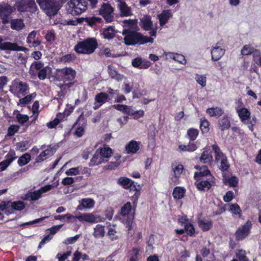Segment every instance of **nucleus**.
I'll return each instance as SVG.
<instances>
[{
    "mask_svg": "<svg viewBox=\"0 0 261 261\" xmlns=\"http://www.w3.org/2000/svg\"><path fill=\"white\" fill-rule=\"evenodd\" d=\"M184 170V166L181 164L173 165L172 170L174 173V178H176L175 182H176L177 179L180 176Z\"/></svg>",
    "mask_w": 261,
    "mask_h": 261,
    "instance_id": "nucleus-38",
    "label": "nucleus"
},
{
    "mask_svg": "<svg viewBox=\"0 0 261 261\" xmlns=\"http://www.w3.org/2000/svg\"><path fill=\"white\" fill-rule=\"evenodd\" d=\"M236 112L242 122L248 125V127L251 131L253 130V126L255 124L256 118L253 116L250 119L251 113L248 109L244 107H237L236 108Z\"/></svg>",
    "mask_w": 261,
    "mask_h": 261,
    "instance_id": "nucleus-4",
    "label": "nucleus"
},
{
    "mask_svg": "<svg viewBox=\"0 0 261 261\" xmlns=\"http://www.w3.org/2000/svg\"><path fill=\"white\" fill-rule=\"evenodd\" d=\"M118 7L122 15L127 16L131 15L130 9L127 7L125 2L119 3Z\"/></svg>",
    "mask_w": 261,
    "mask_h": 261,
    "instance_id": "nucleus-39",
    "label": "nucleus"
},
{
    "mask_svg": "<svg viewBox=\"0 0 261 261\" xmlns=\"http://www.w3.org/2000/svg\"><path fill=\"white\" fill-rule=\"evenodd\" d=\"M97 47V42L94 38H88L79 42L74 47L76 52L80 54H90Z\"/></svg>",
    "mask_w": 261,
    "mask_h": 261,
    "instance_id": "nucleus-3",
    "label": "nucleus"
},
{
    "mask_svg": "<svg viewBox=\"0 0 261 261\" xmlns=\"http://www.w3.org/2000/svg\"><path fill=\"white\" fill-rule=\"evenodd\" d=\"M151 17L149 15H144L140 19V26L145 31H149V37H152L154 39L156 36L158 30L156 23L153 25L151 20Z\"/></svg>",
    "mask_w": 261,
    "mask_h": 261,
    "instance_id": "nucleus-7",
    "label": "nucleus"
},
{
    "mask_svg": "<svg viewBox=\"0 0 261 261\" xmlns=\"http://www.w3.org/2000/svg\"><path fill=\"white\" fill-rule=\"evenodd\" d=\"M108 97V94L104 92H100L96 95L95 97V103H94L93 109L97 110L99 108L107 101Z\"/></svg>",
    "mask_w": 261,
    "mask_h": 261,
    "instance_id": "nucleus-21",
    "label": "nucleus"
},
{
    "mask_svg": "<svg viewBox=\"0 0 261 261\" xmlns=\"http://www.w3.org/2000/svg\"><path fill=\"white\" fill-rule=\"evenodd\" d=\"M19 129V126L16 125H11L8 130V136H12L17 133Z\"/></svg>",
    "mask_w": 261,
    "mask_h": 261,
    "instance_id": "nucleus-61",
    "label": "nucleus"
},
{
    "mask_svg": "<svg viewBox=\"0 0 261 261\" xmlns=\"http://www.w3.org/2000/svg\"><path fill=\"white\" fill-rule=\"evenodd\" d=\"M213 161V156L208 150L204 151L200 158V161L203 163H211Z\"/></svg>",
    "mask_w": 261,
    "mask_h": 261,
    "instance_id": "nucleus-37",
    "label": "nucleus"
},
{
    "mask_svg": "<svg viewBox=\"0 0 261 261\" xmlns=\"http://www.w3.org/2000/svg\"><path fill=\"white\" fill-rule=\"evenodd\" d=\"M114 9L110 4L104 3L99 10V13L107 22H111L113 20Z\"/></svg>",
    "mask_w": 261,
    "mask_h": 261,
    "instance_id": "nucleus-15",
    "label": "nucleus"
},
{
    "mask_svg": "<svg viewBox=\"0 0 261 261\" xmlns=\"http://www.w3.org/2000/svg\"><path fill=\"white\" fill-rule=\"evenodd\" d=\"M174 61L184 65L187 63L185 56L178 54H175Z\"/></svg>",
    "mask_w": 261,
    "mask_h": 261,
    "instance_id": "nucleus-63",
    "label": "nucleus"
},
{
    "mask_svg": "<svg viewBox=\"0 0 261 261\" xmlns=\"http://www.w3.org/2000/svg\"><path fill=\"white\" fill-rule=\"evenodd\" d=\"M27 142H19L16 144V149L21 151H24L27 149Z\"/></svg>",
    "mask_w": 261,
    "mask_h": 261,
    "instance_id": "nucleus-62",
    "label": "nucleus"
},
{
    "mask_svg": "<svg viewBox=\"0 0 261 261\" xmlns=\"http://www.w3.org/2000/svg\"><path fill=\"white\" fill-rule=\"evenodd\" d=\"M199 180L200 181L197 185V188L201 190H205L210 189L213 179L209 180L207 177H206L205 179L202 178Z\"/></svg>",
    "mask_w": 261,
    "mask_h": 261,
    "instance_id": "nucleus-29",
    "label": "nucleus"
},
{
    "mask_svg": "<svg viewBox=\"0 0 261 261\" xmlns=\"http://www.w3.org/2000/svg\"><path fill=\"white\" fill-rule=\"evenodd\" d=\"M15 6L19 12H34L36 9L34 0H20L16 3Z\"/></svg>",
    "mask_w": 261,
    "mask_h": 261,
    "instance_id": "nucleus-10",
    "label": "nucleus"
},
{
    "mask_svg": "<svg viewBox=\"0 0 261 261\" xmlns=\"http://www.w3.org/2000/svg\"><path fill=\"white\" fill-rule=\"evenodd\" d=\"M185 230L187 233L190 236H192L195 233V229L193 225L190 223H187L185 225Z\"/></svg>",
    "mask_w": 261,
    "mask_h": 261,
    "instance_id": "nucleus-58",
    "label": "nucleus"
},
{
    "mask_svg": "<svg viewBox=\"0 0 261 261\" xmlns=\"http://www.w3.org/2000/svg\"><path fill=\"white\" fill-rule=\"evenodd\" d=\"M196 169H199V172H196L195 173L194 176L195 178H197L198 176H200L202 178H204L205 176L207 177V179H213V177L211 175L210 171L208 170L207 166H202L201 167H199L198 166H195Z\"/></svg>",
    "mask_w": 261,
    "mask_h": 261,
    "instance_id": "nucleus-24",
    "label": "nucleus"
},
{
    "mask_svg": "<svg viewBox=\"0 0 261 261\" xmlns=\"http://www.w3.org/2000/svg\"><path fill=\"white\" fill-rule=\"evenodd\" d=\"M11 27L13 30H20L24 27V24L21 19H13L11 22Z\"/></svg>",
    "mask_w": 261,
    "mask_h": 261,
    "instance_id": "nucleus-40",
    "label": "nucleus"
},
{
    "mask_svg": "<svg viewBox=\"0 0 261 261\" xmlns=\"http://www.w3.org/2000/svg\"><path fill=\"white\" fill-rule=\"evenodd\" d=\"M59 76L64 81H73L76 74V71L71 68L65 67L58 70Z\"/></svg>",
    "mask_w": 261,
    "mask_h": 261,
    "instance_id": "nucleus-16",
    "label": "nucleus"
},
{
    "mask_svg": "<svg viewBox=\"0 0 261 261\" xmlns=\"http://www.w3.org/2000/svg\"><path fill=\"white\" fill-rule=\"evenodd\" d=\"M121 219L123 221L126 220V223L127 225H130L132 220L134 219L133 214L132 213V205L130 202H127L121 208Z\"/></svg>",
    "mask_w": 261,
    "mask_h": 261,
    "instance_id": "nucleus-11",
    "label": "nucleus"
},
{
    "mask_svg": "<svg viewBox=\"0 0 261 261\" xmlns=\"http://www.w3.org/2000/svg\"><path fill=\"white\" fill-rule=\"evenodd\" d=\"M225 51L222 44L220 42L217 43L212 47L211 50L212 60L214 61L219 60L224 56Z\"/></svg>",
    "mask_w": 261,
    "mask_h": 261,
    "instance_id": "nucleus-17",
    "label": "nucleus"
},
{
    "mask_svg": "<svg viewBox=\"0 0 261 261\" xmlns=\"http://www.w3.org/2000/svg\"><path fill=\"white\" fill-rule=\"evenodd\" d=\"M122 34L124 37V43L127 45L152 43L154 42L153 38L144 36L140 33L128 29H124Z\"/></svg>",
    "mask_w": 261,
    "mask_h": 261,
    "instance_id": "nucleus-1",
    "label": "nucleus"
},
{
    "mask_svg": "<svg viewBox=\"0 0 261 261\" xmlns=\"http://www.w3.org/2000/svg\"><path fill=\"white\" fill-rule=\"evenodd\" d=\"M16 159V156L15 151L13 150H10L7 154L6 156V160L5 161L9 163V164L10 165V164Z\"/></svg>",
    "mask_w": 261,
    "mask_h": 261,
    "instance_id": "nucleus-59",
    "label": "nucleus"
},
{
    "mask_svg": "<svg viewBox=\"0 0 261 261\" xmlns=\"http://www.w3.org/2000/svg\"><path fill=\"white\" fill-rule=\"evenodd\" d=\"M55 152V151L53 147L51 146H48L45 150L41 152L40 154L36 158V162L41 163L43 162L45 159L53 155Z\"/></svg>",
    "mask_w": 261,
    "mask_h": 261,
    "instance_id": "nucleus-20",
    "label": "nucleus"
},
{
    "mask_svg": "<svg viewBox=\"0 0 261 261\" xmlns=\"http://www.w3.org/2000/svg\"><path fill=\"white\" fill-rule=\"evenodd\" d=\"M139 251L138 248H133L130 251L128 261H137Z\"/></svg>",
    "mask_w": 261,
    "mask_h": 261,
    "instance_id": "nucleus-53",
    "label": "nucleus"
},
{
    "mask_svg": "<svg viewBox=\"0 0 261 261\" xmlns=\"http://www.w3.org/2000/svg\"><path fill=\"white\" fill-rule=\"evenodd\" d=\"M256 49L251 47L249 45H245L241 49V54L243 56H247L252 54L254 56V53Z\"/></svg>",
    "mask_w": 261,
    "mask_h": 261,
    "instance_id": "nucleus-43",
    "label": "nucleus"
},
{
    "mask_svg": "<svg viewBox=\"0 0 261 261\" xmlns=\"http://www.w3.org/2000/svg\"><path fill=\"white\" fill-rule=\"evenodd\" d=\"M74 219H77L82 223L88 222L91 223H96L103 221V218L99 216H97L92 213H82L79 215L74 216Z\"/></svg>",
    "mask_w": 261,
    "mask_h": 261,
    "instance_id": "nucleus-12",
    "label": "nucleus"
},
{
    "mask_svg": "<svg viewBox=\"0 0 261 261\" xmlns=\"http://www.w3.org/2000/svg\"><path fill=\"white\" fill-rule=\"evenodd\" d=\"M45 66H43V64L39 61L33 62L30 67V74L32 76L37 75V72L40 71Z\"/></svg>",
    "mask_w": 261,
    "mask_h": 261,
    "instance_id": "nucleus-28",
    "label": "nucleus"
},
{
    "mask_svg": "<svg viewBox=\"0 0 261 261\" xmlns=\"http://www.w3.org/2000/svg\"><path fill=\"white\" fill-rule=\"evenodd\" d=\"M41 9L48 16L55 15L59 9L58 4L56 0H36Z\"/></svg>",
    "mask_w": 261,
    "mask_h": 261,
    "instance_id": "nucleus-5",
    "label": "nucleus"
},
{
    "mask_svg": "<svg viewBox=\"0 0 261 261\" xmlns=\"http://www.w3.org/2000/svg\"><path fill=\"white\" fill-rule=\"evenodd\" d=\"M81 236V234H78L74 237L68 238L63 242V243L66 245L73 244L77 241Z\"/></svg>",
    "mask_w": 261,
    "mask_h": 261,
    "instance_id": "nucleus-54",
    "label": "nucleus"
},
{
    "mask_svg": "<svg viewBox=\"0 0 261 261\" xmlns=\"http://www.w3.org/2000/svg\"><path fill=\"white\" fill-rule=\"evenodd\" d=\"M133 67L139 69H147L151 65L149 61L146 60H142V58L138 57L134 59L132 62Z\"/></svg>",
    "mask_w": 261,
    "mask_h": 261,
    "instance_id": "nucleus-22",
    "label": "nucleus"
},
{
    "mask_svg": "<svg viewBox=\"0 0 261 261\" xmlns=\"http://www.w3.org/2000/svg\"><path fill=\"white\" fill-rule=\"evenodd\" d=\"M206 113L211 117L218 118L223 114V110L220 107L208 108L206 111Z\"/></svg>",
    "mask_w": 261,
    "mask_h": 261,
    "instance_id": "nucleus-32",
    "label": "nucleus"
},
{
    "mask_svg": "<svg viewBox=\"0 0 261 261\" xmlns=\"http://www.w3.org/2000/svg\"><path fill=\"white\" fill-rule=\"evenodd\" d=\"M186 190L184 188L180 187H175L173 191V196L176 199H181L185 196Z\"/></svg>",
    "mask_w": 261,
    "mask_h": 261,
    "instance_id": "nucleus-34",
    "label": "nucleus"
},
{
    "mask_svg": "<svg viewBox=\"0 0 261 261\" xmlns=\"http://www.w3.org/2000/svg\"><path fill=\"white\" fill-rule=\"evenodd\" d=\"M229 210L232 214L238 215L239 217L241 216V210L237 203L230 204Z\"/></svg>",
    "mask_w": 261,
    "mask_h": 261,
    "instance_id": "nucleus-55",
    "label": "nucleus"
},
{
    "mask_svg": "<svg viewBox=\"0 0 261 261\" xmlns=\"http://www.w3.org/2000/svg\"><path fill=\"white\" fill-rule=\"evenodd\" d=\"M1 208L3 211H5L7 215L13 213V211H21L24 208L25 204L23 202L21 201L9 202L7 204H1Z\"/></svg>",
    "mask_w": 261,
    "mask_h": 261,
    "instance_id": "nucleus-9",
    "label": "nucleus"
},
{
    "mask_svg": "<svg viewBox=\"0 0 261 261\" xmlns=\"http://www.w3.org/2000/svg\"><path fill=\"white\" fill-rule=\"evenodd\" d=\"M172 13L170 10L163 11L161 13L158 15V18L159 20L160 25L164 26L168 23L169 19L172 17Z\"/></svg>",
    "mask_w": 261,
    "mask_h": 261,
    "instance_id": "nucleus-23",
    "label": "nucleus"
},
{
    "mask_svg": "<svg viewBox=\"0 0 261 261\" xmlns=\"http://www.w3.org/2000/svg\"><path fill=\"white\" fill-rule=\"evenodd\" d=\"M209 122L204 118H201L200 120V129L203 133L208 132Z\"/></svg>",
    "mask_w": 261,
    "mask_h": 261,
    "instance_id": "nucleus-51",
    "label": "nucleus"
},
{
    "mask_svg": "<svg viewBox=\"0 0 261 261\" xmlns=\"http://www.w3.org/2000/svg\"><path fill=\"white\" fill-rule=\"evenodd\" d=\"M236 255L239 261H248L245 251L242 250H239V252L236 253Z\"/></svg>",
    "mask_w": 261,
    "mask_h": 261,
    "instance_id": "nucleus-64",
    "label": "nucleus"
},
{
    "mask_svg": "<svg viewBox=\"0 0 261 261\" xmlns=\"http://www.w3.org/2000/svg\"><path fill=\"white\" fill-rule=\"evenodd\" d=\"M218 126L222 131L226 130L230 127V121L228 116H224L219 120Z\"/></svg>",
    "mask_w": 261,
    "mask_h": 261,
    "instance_id": "nucleus-26",
    "label": "nucleus"
},
{
    "mask_svg": "<svg viewBox=\"0 0 261 261\" xmlns=\"http://www.w3.org/2000/svg\"><path fill=\"white\" fill-rule=\"evenodd\" d=\"M212 149L215 152V161L217 162H219L222 160L226 159V158L224 154L221 151L220 148L218 147L217 144H214L212 145Z\"/></svg>",
    "mask_w": 261,
    "mask_h": 261,
    "instance_id": "nucleus-30",
    "label": "nucleus"
},
{
    "mask_svg": "<svg viewBox=\"0 0 261 261\" xmlns=\"http://www.w3.org/2000/svg\"><path fill=\"white\" fill-rule=\"evenodd\" d=\"M31 161V155L26 153L21 155L18 159L17 163L20 166L27 164Z\"/></svg>",
    "mask_w": 261,
    "mask_h": 261,
    "instance_id": "nucleus-42",
    "label": "nucleus"
},
{
    "mask_svg": "<svg viewBox=\"0 0 261 261\" xmlns=\"http://www.w3.org/2000/svg\"><path fill=\"white\" fill-rule=\"evenodd\" d=\"M195 79L197 83L202 87H204L206 84V76L205 75L195 74Z\"/></svg>",
    "mask_w": 261,
    "mask_h": 261,
    "instance_id": "nucleus-49",
    "label": "nucleus"
},
{
    "mask_svg": "<svg viewBox=\"0 0 261 261\" xmlns=\"http://www.w3.org/2000/svg\"><path fill=\"white\" fill-rule=\"evenodd\" d=\"M118 183L122 186L124 189H129L130 191H135L134 197L135 200H137L140 194L139 191L137 190L136 185L134 184L133 181L127 177H121L119 178Z\"/></svg>",
    "mask_w": 261,
    "mask_h": 261,
    "instance_id": "nucleus-14",
    "label": "nucleus"
},
{
    "mask_svg": "<svg viewBox=\"0 0 261 261\" xmlns=\"http://www.w3.org/2000/svg\"><path fill=\"white\" fill-rule=\"evenodd\" d=\"M29 90L28 84L19 80H14L10 87V91L14 95L19 98L25 95Z\"/></svg>",
    "mask_w": 261,
    "mask_h": 261,
    "instance_id": "nucleus-6",
    "label": "nucleus"
},
{
    "mask_svg": "<svg viewBox=\"0 0 261 261\" xmlns=\"http://www.w3.org/2000/svg\"><path fill=\"white\" fill-rule=\"evenodd\" d=\"M105 162V160L102 158V157L100 155L99 152H98V150H97L92 158L91 159L89 165L90 166H94Z\"/></svg>",
    "mask_w": 261,
    "mask_h": 261,
    "instance_id": "nucleus-33",
    "label": "nucleus"
},
{
    "mask_svg": "<svg viewBox=\"0 0 261 261\" xmlns=\"http://www.w3.org/2000/svg\"><path fill=\"white\" fill-rule=\"evenodd\" d=\"M253 61L257 66L261 67V50L256 49L252 58Z\"/></svg>",
    "mask_w": 261,
    "mask_h": 261,
    "instance_id": "nucleus-50",
    "label": "nucleus"
},
{
    "mask_svg": "<svg viewBox=\"0 0 261 261\" xmlns=\"http://www.w3.org/2000/svg\"><path fill=\"white\" fill-rule=\"evenodd\" d=\"M63 115L61 113L58 114L56 118H55L53 121H51L47 124L48 127L52 128L56 126L61 121Z\"/></svg>",
    "mask_w": 261,
    "mask_h": 261,
    "instance_id": "nucleus-56",
    "label": "nucleus"
},
{
    "mask_svg": "<svg viewBox=\"0 0 261 261\" xmlns=\"http://www.w3.org/2000/svg\"><path fill=\"white\" fill-rule=\"evenodd\" d=\"M71 255V251H69L63 254L60 253H58L56 257L58 259V261H65Z\"/></svg>",
    "mask_w": 261,
    "mask_h": 261,
    "instance_id": "nucleus-57",
    "label": "nucleus"
},
{
    "mask_svg": "<svg viewBox=\"0 0 261 261\" xmlns=\"http://www.w3.org/2000/svg\"><path fill=\"white\" fill-rule=\"evenodd\" d=\"M51 71V69L48 66H45L40 71L37 72V75L38 78L41 80H44L48 74H49Z\"/></svg>",
    "mask_w": 261,
    "mask_h": 261,
    "instance_id": "nucleus-41",
    "label": "nucleus"
},
{
    "mask_svg": "<svg viewBox=\"0 0 261 261\" xmlns=\"http://www.w3.org/2000/svg\"><path fill=\"white\" fill-rule=\"evenodd\" d=\"M112 153V149L108 146H105L99 149V154L103 159H106L105 162L111 156Z\"/></svg>",
    "mask_w": 261,
    "mask_h": 261,
    "instance_id": "nucleus-36",
    "label": "nucleus"
},
{
    "mask_svg": "<svg viewBox=\"0 0 261 261\" xmlns=\"http://www.w3.org/2000/svg\"><path fill=\"white\" fill-rule=\"evenodd\" d=\"M102 19L101 18L98 17H86L85 19V21L90 26L92 27L94 24L100 23Z\"/></svg>",
    "mask_w": 261,
    "mask_h": 261,
    "instance_id": "nucleus-47",
    "label": "nucleus"
},
{
    "mask_svg": "<svg viewBox=\"0 0 261 261\" xmlns=\"http://www.w3.org/2000/svg\"><path fill=\"white\" fill-rule=\"evenodd\" d=\"M251 226V222L247 221L244 225L239 228L236 232L237 239L242 240L246 237L249 234Z\"/></svg>",
    "mask_w": 261,
    "mask_h": 261,
    "instance_id": "nucleus-19",
    "label": "nucleus"
},
{
    "mask_svg": "<svg viewBox=\"0 0 261 261\" xmlns=\"http://www.w3.org/2000/svg\"><path fill=\"white\" fill-rule=\"evenodd\" d=\"M108 72L112 78L115 79L118 81H121L123 78V75L118 73V71L113 66H109Z\"/></svg>",
    "mask_w": 261,
    "mask_h": 261,
    "instance_id": "nucleus-35",
    "label": "nucleus"
},
{
    "mask_svg": "<svg viewBox=\"0 0 261 261\" xmlns=\"http://www.w3.org/2000/svg\"><path fill=\"white\" fill-rule=\"evenodd\" d=\"M0 49L2 50H21V47L15 43L6 42L0 44Z\"/></svg>",
    "mask_w": 261,
    "mask_h": 261,
    "instance_id": "nucleus-31",
    "label": "nucleus"
},
{
    "mask_svg": "<svg viewBox=\"0 0 261 261\" xmlns=\"http://www.w3.org/2000/svg\"><path fill=\"white\" fill-rule=\"evenodd\" d=\"M53 186L47 185L36 191H29L23 197V199L28 201H36L39 199L43 193L50 191Z\"/></svg>",
    "mask_w": 261,
    "mask_h": 261,
    "instance_id": "nucleus-8",
    "label": "nucleus"
},
{
    "mask_svg": "<svg viewBox=\"0 0 261 261\" xmlns=\"http://www.w3.org/2000/svg\"><path fill=\"white\" fill-rule=\"evenodd\" d=\"M199 134V131L197 129L191 128L187 130V135L191 141H194Z\"/></svg>",
    "mask_w": 261,
    "mask_h": 261,
    "instance_id": "nucleus-45",
    "label": "nucleus"
},
{
    "mask_svg": "<svg viewBox=\"0 0 261 261\" xmlns=\"http://www.w3.org/2000/svg\"><path fill=\"white\" fill-rule=\"evenodd\" d=\"M140 142L134 140L130 141L125 146L126 150L128 153H135L140 148Z\"/></svg>",
    "mask_w": 261,
    "mask_h": 261,
    "instance_id": "nucleus-25",
    "label": "nucleus"
},
{
    "mask_svg": "<svg viewBox=\"0 0 261 261\" xmlns=\"http://www.w3.org/2000/svg\"><path fill=\"white\" fill-rule=\"evenodd\" d=\"M198 224L199 227L203 231L208 230L212 226L211 221H205L202 220L198 221Z\"/></svg>",
    "mask_w": 261,
    "mask_h": 261,
    "instance_id": "nucleus-46",
    "label": "nucleus"
},
{
    "mask_svg": "<svg viewBox=\"0 0 261 261\" xmlns=\"http://www.w3.org/2000/svg\"><path fill=\"white\" fill-rule=\"evenodd\" d=\"M105 226L101 224H97L94 227L93 235L95 239L102 238L105 234Z\"/></svg>",
    "mask_w": 261,
    "mask_h": 261,
    "instance_id": "nucleus-27",
    "label": "nucleus"
},
{
    "mask_svg": "<svg viewBox=\"0 0 261 261\" xmlns=\"http://www.w3.org/2000/svg\"><path fill=\"white\" fill-rule=\"evenodd\" d=\"M36 96V93H33L31 94L28 95L26 96L19 99L18 104L21 105H25L31 101Z\"/></svg>",
    "mask_w": 261,
    "mask_h": 261,
    "instance_id": "nucleus-44",
    "label": "nucleus"
},
{
    "mask_svg": "<svg viewBox=\"0 0 261 261\" xmlns=\"http://www.w3.org/2000/svg\"><path fill=\"white\" fill-rule=\"evenodd\" d=\"M88 8L86 0H70L67 3V10L73 16H77L85 12Z\"/></svg>",
    "mask_w": 261,
    "mask_h": 261,
    "instance_id": "nucleus-2",
    "label": "nucleus"
},
{
    "mask_svg": "<svg viewBox=\"0 0 261 261\" xmlns=\"http://www.w3.org/2000/svg\"><path fill=\"white\" fill-rule=\"evenodd\" d=\"M79 205L76 207L78 211H83L85 210H91L95 205V201L90 198H82L79 201Z\"/></svg>",
    "mask_w": 261,
    "mask_h": 261,
    "instance_id": "nucleus-18",
    "label": "nucleus"
},
{
    "mask_svg": "<svg viewBox=\"0 0 261 261\" xmlns=\"http://www.w3.org/2000/svg\"><path fill=\"white\" fill-rule=\"evenodd\" d=\"M115 34V31L113 27H110L107 28L103 32V36L105 38L112 39Z\"/></svg>",
    "mask_w": 261,
    "mask_h": 261,
    "instance_id": "nucleus-48",
    "label": "nucleus"
},
{
    "mask_svg": "<svg viewBox=\"0 0 261 261\" xmlns=\"http://www.w3.org/2000/svg\"><path fill=\"white\" fill-rule=\"evenodd\" d=\"M175 54L172 52L164 51L163 54L160 56V58H163L165 60H168L172 59L174 60Z\"/></svg>",
    "mask_w": 261,
    "mask_h": 261,
    "instance_id": "nucleus-60",
    "label": "nucleus"
},
{
    "mask_svg": "<svg viewBox=\"0 0 261 261\" xmlns=\"http://www.w3.org/2000/svg\"><path fill=\"white\" fill-rule=\"evenodd\" d=\"M15 10V8L8 4L0 5V18L4 24L9 22L10 14Z\"/></svg>",
    "mask_w": 261,
    "mask_h": 261,
    "instance_id": "nucleus-13",
    "label": "nucleus"
},
{
    "mask_svg": "<svg viewBox=\"0 0 261 261\" xmlns=\"http://www.w3.org/2000/svg\"><path fill=\"white\" fill-rule=\"evenodd\" d=\"M82 170V166H78L75 168H72L66 171L65 173L67 175H76L81 173V171Z\"/></svg>",
    "mask_w": 261,
    "mask_h": 261,
    "instance_id": "nucleus-52",
    "label": "nucleus"
}]
</instances>
